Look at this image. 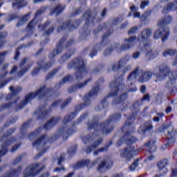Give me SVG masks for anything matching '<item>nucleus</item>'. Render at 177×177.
<instances>
[{
  "mask_svg": "<svg viewBox=\"0 0 177 177\" xmlns=\"http://www.w3.org/2000/svg\"><path fill=\"white\" fill-rule=\"evenodd\" d=\"M151 34V29H145L140 32L138 37H136V36H132L128 39H124V44H122L120 47V43H116L113 45V49L105 50L104 55V56L110 55L113 49H116L118 53H121L122 52H124V50H129V49H132L136 44H139L137 46L138 49H142V48L145 46V44H149V39H150ZM142 44H143V46H142Z\"/></svg>",
  "mask_w": 177,
  "mask_h": 177,
  "instance_id": "nucleus-1",
  "label": "nucleus"
},
{
  "mask_svg": "<svg viewBox=\"0 0 177 177\" xmlns=\"http://www.w3.org/2000/svg\"><path fill=\"white\" fill-rule=\"evenodd\" d=\"M160 71V73L156 75V82H161L164 81L165 78L169 77L170 80L167 84H166V88L169 91V92H174V88H175V80H176V74L170 71L169 67L166 65H160L157 68Z\"/></svg>",
  "mask_w": 177,
  "mask_h": 177,
  "instance_id": "nucleus-2",
  "label": "nucleus"
},
{
  "mask_svg": "<svg viewBox=\"0 0 177 177\" xmlns=\"http://www.w3.org/2000/svg\"><path fill=\"white\" fill-rule=\"evenodd\" d=\"M172 21V17L171 16H167L162 18L158 22V27H160L155 33L153 34V38L155 39H158L162 38V42H165L168 37H169V29L168 28H165L164 26L169 24Z\"/></svg>",
  "mask_w": 177,
  "mask_h": 177,
  "instance_id": "nucleus-3",
  "label": "nucleus"
},
{
  "mask_svg": "<svg viewBox=\"0 0 177 177\" xmlns=\"http://www.w3.org/2000/svg\"><path fill=\"white\" fill-rule=\"evenodd\" d=\"M118 120H121L120 114L114 115L108 120V122L100 125L94 123H88V130L91 131V133H94V135L95 132H97V131H101L102 133L107 135V133L111 132V130L109 129V124H110L111 121H118Z\"/></svg>",
  "mask_w": 177,
  "mask_h": 177,
  "instance_id": "nucleus-4",
  "label": "nucleus"
},
{
  "mask_svg": "<svg viewBox=\"0 0 177 177\" xmlns=\"http://www.w3.org/2000/svg\"><path fill=\"white\" fill-rule=\"evenodd\" d=\"M90 160H83L77 162L73 168L74 169H80V168L86 167V165H87L88 168H92V167H95L98 162H100L97 167V171H99V172H104V171L109 168V166L106 164V160H100V158H97L91 164H90Z\"/></svg>",
  "mask_w": 177,
  "mask_h": 177,
  "instance_id": "nucleus-5",
  "label": "nucleus"
},
{
  "mask_svg": "<svg viewBox=\"0 0 177 177\" xmlns=\"http://www.w3.org/2000/svg\"><path fill=\"white\" fill-rule=\"evenodd\" d=\"M141 76L140 77L138 81L139 82H141L143 84V82H147L149 81L153 73L151 72H142L139 68H137L135 71H133L131 74L129 75V76L127 78V82L129 84H132L136 81V79L139 75Z\"/></svg>",
  "mask_w": 177,
  "mask_h": 177,
  "instance_id": "nucleus-6",
  "label": "nucleus"
},
{
  "mask_svg": "<svg viewBox=\"0 0 177 177\" xmlns=\"http://www.w3.org/2000/svg\"><path fill=\"white\" fill-rule=\"evenodd\" d=\"M50 92V90L49 88H46V87L44 86L40 88L35 93H30L28 94L25 97V100L24 102L22 103V106L19 107V109H23L24 106L28 104V103H30L32 99H35V97H37L38 99H41V97H45L48 93Z\"/></svg>",
  "mask_w": 177,
  "mask_h": 177,
  "instance_id": "nucleus-7",
  "label": "nucleus"
},
{
  "mask_svg": "<svg viewBox=\"0 0 177 177\" xmlns=\"http://www.w3.org/2000/svg\"><path fill=\"white\" fill-rule=\"evenodd\" d=\"M97 139V135L95 133H92V136L88 135L82 138V142L84 145H91V147H87L85 151L87 153H91L93 150H95L96 147L100 146L102 144V139Z\"/></svg>",
  "mask_w": 177,
  "mask_h": 177,
  "instance_id": "nucleus-8",
  "label": "nucleus"
},
{
  "mask_svg": "<svg viewBox=\"0 0 177 177\" xmlns=\"http://www.w3.org/2000/svg\"><path fill=\"white\" fill-rule=\"evenodd\" d=\"M85 63H86V62L84 61L82 58H75L71 63L68 64V68H71V67L77 68L76 77L77 79L81 78L82 75L86 74L87 71L86 68H85Z\"/></svg>",
  "mask_w": 177,
  "mask_h": 177,
  "instance_id": "nucleus-9",
  "label": "nucleus"
},
{
  "mask_svg": "<svg viewBox=\"0 0 177 177\" xmlns=\"http://www.w3.org/2000/svg\"><path fill=\"white\" fill-rule=\"evenodd\" d=\"M45 168V166L42 163H37L35 165H31L28 167L25 170L24 175L25 177L32 176L34 177L35 175H38L42 169Z\"/></svg>",
  "mask_w": 177,
  "mask_h": 177,
  "instance_id": "nucleus-10",
  "label": "nucleus"
},
{
  "mask_svg": "<svg viewBox=\"0 0 177 177\" xmlns=\"http://www.w3.org/2000/svg\"><path fill=\"white\" fill-rule=\"evenodd\" d=\"M140 50H144L147 57H149L150 59H154V57H157L158 55H160V51L156 50V48H151V44L150 43L145 44Z\"/></svg>",
  "mask_w": 177,
  "mask_h": 177,
  "instance_id": "nucleus-11",
  "label": "nucleus"
},
{
  "mask_svg": "<svg viewBox=\"0 0 177 177\" xmlns=\"http://www.w3.org/2000/svg\"><path fill=\"white\" fill-rule=\"evenodd\" d=\"M131 12H129V14L127 15V17H131V16H133L134 19L138 18L140 19V21H144V20H146L150 15H151V11H147L145 12L143 16L140 17V12H138L139 10L138 7H136L135 5L132 6L130 8Z\"/></svg>",
  "mask_w": 177,
  "mask_h": 177,
  "instance_id": "nucleus-12",
  "label": "nucleus"
},
{
  "mask_svg": "<svg viewBox=\"0 0 177 177\" xmlns=\"http://www.w3.org/2000/svg\"><path fill=\"white\" fill-rule=\"evenodd\" d=\"M0 142H4L3 145L1 146V150L0 151V158L2 156H5L8 153V147L10 146L13 142H15V138L6 136L0 139Z\"/></svg>",
  "mask_w": 177,
  "mask_h": 177,
  "instance_id": "nucleus-13",
  "label": "nucleus"
},
{
  "mask_svg": "<svg viewBox=\"0 0 177 177\" xmlns=\"http://www.w3.org/2000/svg\"><path fill=\"white\" fill-rule=\"evenodd\" d=\"M135 154V147H129L120 151V156L124 161H129Z\"/></svg>",
  "mask_w": 177,
  "mask_h": 177,
  "instance_id": "nucleus-14",
  "label": "nucleus"
},
{
  "mask_svg": "<svg viewBox=\"0 0 177 177\" xmlns=\"http://www.w3.org/2000/svg\"><path fill=\"white\" fill-rule=\"evenodd\" d=\"M111 93L108 95V97H114V96H117L118 93L122 92L124 89H125V85L121 84H117V82H112L111 83Z\"/></svg>",
  "mask_w": 177,
  "mask_h": 177,
  "instance_id": "nucleus-15",
  "label": "nucleus"
},
{
  "mask_svg": "<svg viewBox=\"0 0 177 177\" xmlns=\"http://www.w3.org/2000/svg\"><path fill=\"white\" fill-rule=\"evenodd\" d=\"M44 11L42 10H39L35 15L34 19L28 24L26 30L28 32H34V28L37 26V25L39 24L41 19H39V15L42 13Z\"/></svg>",
  "mask_w": 177,
  "mask_h": 177,
  "instance_id": "nucleus-16",
  "label": "nucleus"
},
{
  "mask_svg": "<svg viewBox=\"0 0 177 177\" xmlns=\"http://www.w3.org/2000/svg\"><path fill=\"white\" fill-rule=\"evenodd\" d=\"M48 142H49V137L43 136L33 142L32 146L33 147H36V149H44Z\"/></svg>",
  "mask_w": 177,
  "mask_h": 177,
  "instance_id": "nucleus-17",
  "label": "nucleus"
},
{
  "mask_svg": "<svg viewBox=\"0 0 177 177\" xmlns=\"http://www.w3.org/2000/svg\"><path fill=\"white\" fill-rule=\"evenodd\" d=\"M168 129H169V130H168ZM166 132H167L166 136L169 138L168 145H172V144L175 143V142H176V139H175V138L174 136H175V135H176V130H175L174 129V127H172V125H169L167 127Z\"/></svg>",
  "mask_w": 177,
  "mask_h": 177,
  "instance_id": "nucleus-18",
  "label": "nucleus"
},
{
  "mask_svg": "<svg viewBox=\"0 0 177 177\" xmlns=\"http://www.w3.org/2000/svg\"><path fill=\"white\" fill-rule=\"evenodd\" d=\"M122 142H125L127 145H131L132 143H135V142H138V138L133 137L129 134V133H127L123 138L120 139L118 142V146H121L122 145Z\"/></svg>",
  "mask_w": 177,
  "mask_h": 177,
  "instance_id": "nucleus-19",
  "label": "nucleus"
},
{
  "mask_svg": "<svg viewBox=\"0 0 177 177\" xmlns=\"http://www.w3.org/2000/svg\"><path fill=\"white\" fill-rule=\"evenodd\" d=\"M167 165H168V160L164 159L162 160H160L158 163V167L160 169V175H165L167 172H168V169H167ZM160 175L156 174L154 177H161Z\"/></svg>",
  "mask_w": 177,
  "mask_h": 177,
  "instance_id": "nucleus-20",
  "label": "nucleus"
},
{
  "mask_svg": "<svg viewBox=\"0 0 177 177\" xmlns=\"http://www.w3.org/2000/svg\"><path fill=\"white\" fill-rule=\"evenodd\" d=\"M128 62H129V59H128V57H126L125 58L120 59L118 63H114L112 64L113 71H118V70H121L122 67L127 65Z\"/></svg>",
  "mask_w": 177,
  "mask_h": 177,
  "instance_id": "nucleus-21",
  "label": "nucleus"
},
{
  "mask_svg": "<svg viewBox=\"0 0 177 177\" xmlns=\"http://www.w3.org/2000/svg\"><path fill=\"white\" fill-rule=\"evenodd\" d=\"M176 56V59L172 62V66H177V50L176 49H166L162 53V56L167 57V56Z\"/></svg>",
  "mask_w": 177,
  "mask_h": 177,
  "instance_id": "nucleus-22",
  "label": "nucleus"
},
{
  "mask_svg": "<svg viewBox=\"0 0 177 177\" xmlns=\"http://www.w3.org/2000/svg\"><path fill=\"white\" fill-rule=\"evenodd\" d=\"M151 129H153L151 123L147 122L144 124L141 125L138 130V133H140V135H146V133H147V132H149Z\"/></svg>",
  "mask_w": 177,
  "mask_h": 177,
  "instance_id": "nucleus-23",
  "label": "nucleus"
},
{
  "mask_svg": "<svg viewBox=\"0 0 177 177\" xmlns=\"http://www.w3.org/2000/svg\"><path fill=\"white\" fill-rule=\"evenodd\" d=\"M98 92H100V88H99V86H97V87H93L92 90L84 96V100H89L91 98L93 97V96H96Z\"/></svg>",
  "mask_w": 177,
  "mask_h": 177,
  "instance_id": "nucleus-24",
  "label": "nucleus"
},
{
  "mask_svg": "<svg viewBox=\"0 0 177 177\" xmlns=\"http://www.w3.org/2000/svg\"><path fill=\"white\" fill-rule=\"evenodd\" d=\"M128 96L127 95V93L122 94L119 98H118L116 102H113V104H115L116 106H119V107H122V106H124L125 100H127Z\"/></svg>",
  "mask_w": 177,
  "mask_h": 177,
  "instance_id": "nucleus-25",
  "label": "nucleus"
},
{
  "mask_svg": "<svg viewBox=\"0 0 177 177\" xmlns=\"http://www.w3.org/2000/svg\"><path fill=\"white\" fill-rule=\"evenodd\" d=\"M27 5V1L26 0H15V2L12 3V8L14 9H20Z\"/></svg>",
  "mask_w": 177,
  "mask_h": 177,
  "instance_id": "nucleus-26",
  "label": "nucleus"
},
{
  "mask_svg": "<svg viewBox=\"0 0 177 177\" xmlns=\"http://www.w3.org/2000/svg\"><path fill=\"white\" fill-rule=\"evenodd\" d=\"M20 172H21V168L19 167L17 170L12 169L10 172H7L1 177H18Z\"/></svg>",
  "mask_w": 177,
  "mask_h": 177,
  "instance_id": "nucleus-27",
  "label": "nucleus"
},
{
  "mask_svg": "<svg viewBox=\"0 0 177 177\" xmlns=\"http://www.w3.org/2000/svg\"><path fill=\"white\" fill-rule=\"evenodd\" d=\"M59 122V118H55L51 119L44 125V129H50L55 127V124Z\"/></svg>",
  "mask_w": 177,
  "mask_h": 177,
  "instance_id": "nucleus-28",
  "label": "nucleus"
},
{
  "mask_svg": "<svg viewBox=\"0 0 177 177\" xmlns=\"http://www.w3.org/2000/svg\"><path fill=\"white\" fill-rule=\"evenodd\" d=\"M63 50V41H60L59 45L57 46V48L53 51V53L50 54L49 57H53L59 53H62Z\"/></svg>",
  "mask_w": 177,
  "mask_h": 177,
  "instance_id": "nucleus-29",
  "label": "nucleus"
},
{
  "mask_svg": "<svg viewBox=\"0 0 177 177\" xmlns=\"http://www.w3.org/2000/svg\"><path fill=\"white\" fill-rule=\"evenodd\" d=\"M50 67H52V63L47 64L46 65H45L44 68H42V65H39V68H35L32 72V75H37V74H38V73H39V70H41V68H42L43 70H44V71H46V70H48V68H50Z\"/></svg>",
  "mask_w": 177,
  "mask_h": 177,
  "instance_id": "nucleus-30",
  "label": "nucleus"
},
{
  "mask_svg": "<svg viewBox=\"0 0 177 177\" xmlns=\"http://www.w3.org/2000/svg\"><path fill=\"white\" fill-rule=\"evenodd\" d=\"M31 13H28L25 16L22 17V19L17 24V27H20L22 24H24V23H27L28 20H30V16Z\"/></svg>",
  "mask_w": 177,
  "mask_h": 177,
  "instance_id": "nucleus-31",
  "label": "nucleus"
},
{
  "mask_svg": "<svg viewBox=\"0 0 177 177\" xmlns=\"http://www.w3.org/2000/svg\"><path fill=\"white\" fill-rule=\"evenodd\" d=\"M75 131H71V130H68V131H66V129L64 130H60L59 133H61L62 136L63 137L64 139H67L70 135H73Z\"/></svg>",
  "mask_w": 177,
  "mask_h": 177,
  "instance_id": "nucleus-32",
  "label": "nucleus"
},
{
  "mask_svg": "<svg viewBox=\"0 0 177 177\" xmlns=\"http://www.w3.org/2000/svg\"><path fill=\"white\" fill-rule=\"evenodd\" d=\"M154 143H156L155 141H149L148 143L145 144V147H148L151 153H153V151H156V145H154Z\"/></svg>",
  "mask_w": 177,
  "mask_h": 177,
  "instance_id": "nucleus-33",
  "label": "nucleus"
},
{
  "mask_svg": "<svg viewBox=\"0 0 177 177\" xmlns=\"http://www.w3.org/2000/svg\"><path fill=\"white\" fill-rule=\"evenodd\" d=\"M109 146H111V142L109 143V145H106L104 147H102L100 149H99L97 151H95L93 152V156H97V154H99V153H104V151H106L107 149H109Z\"/></svg>",
  "mask_w": 177,
  "mask_h": 177,
  "instance_id": "nucleus-34",
  "label": "nucleus"
},
{
  "mask_svg": "<svg viewBox=\"0 0 177 177\" xmlns=\"http://www.w3.org/2000/svg\"><path fill=\"white\" fill-rule=\"evenodd\" d=\"M35 115H38V117L39 118H44V117H45V115H46V111L44 108L38 109L35 112Z\"/></svg>",
  "mask_w": 177,
  "mask_h": 177,
  "instance_id": "nucleus-35",
  "label": "nucleus"
},
{
  "mask_svg": "<svg viewBox=\"0 0 177 177\" xmlns=\"http://www.w3.org/2000/svg\"><path fill=\"white\" fill-rule=\"evenodd\" d=\"M64 10V6H57L53 11L51 12V15H59V13H62Z\"/></svg>",
  "mask_w": 177,
  "mask_h": 177,
  "instance_id": "nucleus-36",
  "label": "nucleus"
},
{
  "mask_svg": "<svg viewBox=\"0 0 177 177\" xmlns=\"http://www.w3.org/2000/svg\"><path fill=\"white\" fill-rule=\"evenodd\" d=\"M10 91L12 93V95H17L21 92V87L18 86V87H13L10 86Z\"/></svg>",
  "mask_w": 177,
  "mask_h": 177,
  "instance_id": "nucleus-37",
  "label": "nucleus"
},
{
  "mask_svg": "<svg viewBox=\"0 0 177 177\" xmlns=\"http://www.w3.org/2000/svg\"><path fill=\"white\" fill-rule=\"evenodd\" d=\"M71 23V22L69 21V22H66V23L64 24L62 27L58 28V31L60 32V31H62V30H64V28H71V27L72 28H75V27H74V26H70Z\"/></svg>",
  "mask_w": 177,
  "mask_h": 177,
  "instance_id": "nucleus-38",
  "label": "nucleus"
},
{
  "mask_svg": "<svg viewBox=\"0 0 177 177\" xmlns=\"http://www.w3.org/2000/svg\"><path fill=\"white\" fill-rule=\"evenodd\" d=\"M42 130L41 128H39L38 129H37L34 133H32L30 136H29V138L30 139H34V138H37V136L39 135V133H41V131Z\"/></svg>",
  "mask_w": 177,
  "mask_h": 177,
  "instance_id": "nucleus-39",
  "label": "nucleus"
},
{
  "mask_svg": "<svg viewBox=\"0 0 177 177\" xmlns=\"http://www.w3.org/2000/svg\"><path fill=\"white\" fill-rule=\"evenodd\" d=\"M135 121V115H133L128 118L127 121L126 122L125 127H129L132 122Z\"/></svg>",
  "mask_w": 177,
  "mask_h": 177,
  "instance_id": "nucleus-40",
  "label": "nucleus"
},
{
  "mask_svg": "<svg viewBox=\"0 0 177 177\" xmlns=\"http://www.w3.org/2000/svg\"><path fill=\"white\" fill-rule=\"evenodd\" d=\"M89 81H91V79H88V80H86V82H84V83H78L76 86L75 88H78V89H81L82 88H84V86H86V84H88V82H89Z\"/></svg>",
  "mask_w": 177,
  "mask_h": 177,
  "instance_id": "nucleus-41",
  "label": "nucleus"
},
{
  "mask_svg": "<svg viewBox=\"0 0 177 177\" xmlns=\"http://www.w3.org/2000/svg\"><path fill=\"white\" fill-rule=\"evenodd\" d=\"M31 66H32V64H31L30 65V66H28L26 69H21V71H20L18 73V77H23V74H24L25 73H27V71H28V70H30V68L31 67Z\"/></svg>",
  "mask_w": 177,
  "mask_h": 177,
  "instance_id": "nucleus-42",
  "label": "nucleus"
},
{
  "mask_svg": "<svg viewBox=\"0 0 177 177\" xmlns=\"http://www.w3.org/2000/svg\"><path fill=\"white\" fill-rule=\"evenodd\" d=\"M139 30V27L138 26H134L130 30H129L128 34L129 35H133Z\"/></svg>",
  "mask_w": 177,
  "mask_h": 177,
  "instance_id": "nucleus-43",
  "label": "nucleus"
},
{
  "mask_svg": "<svg viewBox=\"0 0 177 177\" xmlns=\"http://www.w3.org/2000/svg\"><path fill=\"white\" fill-rule=\"evenodd\" d=\"M138 165H139V163L138 162V160H136V161L129 167L130 171H135V169H136V168H138Z\"/></svg>",
  "mask_w": 177,
  "mask_h": 177,
  "instance_id": "nucleus-44",
  "label": "nucleus"
},
{
  "mask_svg": "<svg viewBox=\"0 0 177 177\" xmlns=\"http://www.w3.org/2000/svg\"><path fill=\"white\" fill-rule=\"evenodd\" d=\"M77 151V147H73L68 149V153L70 156H74V153Z\"/></svg>",
  "mask_w": 177,
  "mask_h": 177,
  "instance_id": "nucleus-45",
  "label": "nucleus"
},
{
  "mask_svg": "<svg viewBox=\"0 0 177 177\" xmlns=\"http://www.w3.org/2000/svg\"><path fill=\"white\" fill-rule=\"evenodd\" d=\"M75 113H72L70 116H66L64 120V123L68 122L71 120V117L74 118Z\"/></svg>",
  "mask_w": 177,
  "mask_h": 177,
  "instance_id": "nucleus-46",
  "label": "nucleus"
},
{
  "mask_svg": "<svg viewBox=\"0 0 177 177\" xmlns=\"http://www.w3.org/2000/svg\"><path fill=\"white\" fill-rule=\"evenodd\" d=\"M157 117H155L153 118V121L155 122H158V121H160V118H161L162 117H164V113H157Z\"/></svg>",
  "mask_w": 177,
  "mask_h": 177,
  "instance_id": "nucleus-47",
  "label": "nucleus"
},
{
  "mask_svg": "<svg viewBox=\"0 0 177 177\" xmlns=\"http://www.w3.org/2000/svg\"><path fill=\"white\" fill-rule=\"evenodd\" d=\"M8 55V52H3L0 53V66L2 64L3 58Z\"/></svg>",
  "mask_w": 177,
  "mask_h": 177,
  "instance_id": "nucleus-48",
  "label": "nucleus"
},
{
  "mask_svg": "<svg viewBox=\"0 0 177 177\" xmlns=\"http://www.w3.org/2000/svg\"><path fill=\"white\" fill-rule=\"evenodd\" d=\"M71 80V75H67L65 77L63 78L62 81L61 82V84H66V82H68Z\"/></svg>",
  "mask_w": 177,
  "mask_h": 177,
  "instance_id": "nucleus-49",
  "label": "nucleus"
},
{
  "mask_svg": "<svg viewBox=\"0 0 177 177\" xmlns=\"http://www.w3.org/2000/svg\"><path fill=\"white\" fill-rule=\"evenodd\" d=\"M140 56V52L137 51L133 54L132 58L136 60V59H139Z\"/></svg>",
  "mask_w": 177,
  "mask_h": 177,
  "instance_id": "nucleus-50",
  "label": "nucleus"
},
{
  "mask_svg": "<svg viewBox=\"0 0 177 177\" xmlns=\"http://www.w3.org/2000/svg\"><path fill=\"white\" fill-rule=\"evenodd\" d=\"M148 5H149V1H142L140 8L145 9V8H146V6H147Z\"/></svg>",
  "mask_w": 177,
  "mask_h": 177,
  "instance_id": "nucleus-51",
  "label": "nucleus"
},
{
  "mask_svg": "<svg viewBox=\"0 0 177 177\" xmlns=\"http://www.w3.org/2000/svg\"><path fill=\"white\" fill-rule=\"evenodd\" d=\"M84 17L87 19L88 21L91 20V11H87L84 15Z\"/></svg>",
  "mask_w": 177,
  "mask_h": 177,
  "instance_id": "nucleus-52",
  "label": "nucleus"
},
{
  "mask_svg": "<svg viewBox=\"0 0 177 177\" xmlns=\"http://www.w3.org/2000/svg\"><path fill=\"white\" fill-rule=\"evenodd\" d=\"M71 102V98H68L64 103V104L62 105V109H63V107H64V106H67V104H68V103H70Z\"/></svg>",
  "mask_w": 177,
  "mask_h": 177,
  "instance_id": "nucleus-53",
  "label": "nucleus"
},
{
  "mask_svg": "<svg viewBox=\"0 0 177 177\" xmlns=\"http://www.w3.org/2000/svg\"><path fill=\"white\" fill-rule=\"evenodd\" d=\"M47 24H46L45 25H39L38 28L39 29V31H42V30H45V28H46V25Z\"/></svg>",
  "mask_w": 177,
  "mask_h": 177,
  "instance_id": "nucleus-54",
  "label": "nucleus"
},
{
  "mask_svg": "<svg viewBox=\"0 0 177 177\" xmlns=\"http://www.w3.org/2000/svg\"><path fill=\"white\" fill-rule=\"evenodd\" d=\"M171 177H176L177 176V169H174L171 171Z\"/></svg>",
  "mask_w": 177,
  "mask_h": 177,
  "instance_id": "nucleus-55",
  "label": "nucleus"
},
{
  "mask_svg": "<svg viewBox=\"0 0 177 177\" xmlns=\"http://www.w3.org/2000/svg\"><path fill=\"white\" fill-rule=\"evenodd\" d=\"M106 104V100H104L102 101L101 104L100 105V110H102V109H104V105Z\"/></svg>",
  "mask_w": 177,
  "mask_h": 177,
  "instance_id": "nucleus-56",
  "label": "nucleus"
},
{
  "mask_svg": "<svg viewBox=\"0 0 177 177\" xmlns=\"http://www.w3.org/2000/svg\"><path fill=\"white\" fill-rule=\"evenodd\" d=\"M26 62H27V59L24 58V59L21 61V64H20V65H19V68H23V66H24V64H26Z\"/></svg>",
  "mask_w": 177,
  "mask_h": 177,
  "instance_id": "nucleus-57",
  "label": "nucleus"
},
{
  "mask_svg": "<svg viewBox=\"0 0 177 177\" xmlns=\"http://www.w3.org/2000/svg\"><path fill=\"white\" fill-rule=\"evenodd\" d=\"M153 160H154V156L150 155L145 159V161H151Z\"/></svg>",
  "mask_w": 177,
  "mask_h": 177,
  "instance_id": "nucleus-58",
  "label": "nucleus"
},
{
  "mask_svg": "<svg viewBox=\"0 0 177 177\" xmlns=\"http://www.w3.org/2000/svg\"><path fill=\"white\" fill-rule=\"evenodd\" d=\"M63 161H64V157L63 156H61L60 158L58 159V162H57L58 165H60V164H62Z\"/></svg>",
  "mask_w": 177,
  "mask_h": 177,
  "instance_id": "nucleus-59",
  "label": "nucleus"
},
{
  "mask_svg": "<svg viewBox=\"0 0 177 177\" xmlns=\"http://www.w3.org/2000/svg\"><path fill=\"white\" fill-rule=\"evenodd\" d=\"M20 145H15L12 147V149H11V153H15V151H16V150H17L19 149V147Z\"/></svg>",
  "mask_w": 177,
  "mask_h": 177,
  "instance_id": "nucleus-60",
  "label": "nucleus"
},
{
  "mask_svg": "<svg viewBox=\"0 0 177 177\" xmlns=\"http://www.w3.org/2000/svg\"><path fill=\"white\" fill-rule=\"evenodd\" d=\"M142 100H147L148 102H150V97L147 94L144 96Z\"/></svg>",
  "mask_w": 177,
  "mask_h": 177,
  "instance_id": "nucleus-61",
  "label": "nucleus"
},
{
  "mask_svg": "<svg viewBox=\"0 0 177 177\" xmlns=\"http://www.w3.org/2000/svg\"><path fill=\"white\" fill-rule=\"evenodd\" d=\"M171 111H172V107L171 106H167L166 109V113L167 114H169V113H171Z\"/></svg>",
  "mask_w": 177,
  "mask_h": 177,
  "instance_id": "nucleus-62",
  "label": "nucleus"
},
{
  "mask_svg": "<svg viewBox=\"0 0 177 177\" xmlns=\"http://www.w3.org/2000/svg\"><path fill=\"white\" fill-rule=\"evenodd\" d=\"M111 177H124V174H122V173L117 174L112 176Z\"/></svg>",
  "mask_w": 177,
  "mask_h": 177,
  "instance_id": "nucleus-63",
  "label": "nucleus"
},
{
  "mask_svg": "<svg viewBox=\"0 0 177 177\" xmlns=\"http://www.w3.org/2000/svg\"><path fill=\"white\" fill-rule=\"evenodd\" d=\"M97 53V51L95 50H93L91 53H90V57H93V56H95Z\"/></svg>",
  "mask_w": 177,
  "mask_h": 177,
  "instance_id": "nucleus-64",
  "label": "nucleus"
}]
</instances>
